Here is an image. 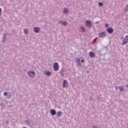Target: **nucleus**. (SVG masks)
Instances as JSON below:
<instances>
[{"mask_svg":"<svg viewBox=\"0 0 128 128\" xmlns=\"http://www.w3.org/2000/svg\"><path fill=\"white\" fill-rule=\"evenodd\" d=\"M126 88H128V84H126Z\"/></svg>","mask_w":128,"mask_h":128,"instance_id":"obj_32","label":"nucleus"},{"mask_svg":"<svg viewBox=\"0 0 128 128\" xmlns=\"http://www.w3.org/2000/svg\"><path fill=\"white\" fill-rule=\"evenodd\" d=\"M1 106H4V104H1Z\"/></svg>","mask_w":128,"mask_h":128,"instance_id":"obj_36","label":"nucleus"},{"mask_svg":"<svg viewBox=\"0 0 128 128\" xmlns=\"http://www.w3.org/2000/svg\"><path fill=\"white\" fill-rule=\"evenodd\" d=\"M85 26L87 28H92V21L86 20Z\"/></svg>","mask_w":128,"mask_h":128,"instance_id":"obj_3","label":"nucleus"},{"mask_svg":"<svg viewBox=\"0 0 128 128\" xmlns=\"http://www.w3.org/2000/svg\"><path fill=\"white\" fill-rule=\"evenodd\" d=\"M60 24H63L64 26H66V24H68V23L66 22H62L60 20L59 21Z\"/></svg>","mask_w":128,"mask_h":128,"instance_id":"obj_13","label":"nucleus"},{"mask_svg":"<svg viewBox=\"0 0 128 128\" xmlns=\"http://www.w3.org/2000/svg\"><path fill=\"white\" fill-rule=\"evenodd\" d=\"M40 30V28H38V27H35L34 28V32H36V34H38Z\"/></svg>","mask_w":128,"mask_h":128,"instance_id":"obj_7","label":"nucleus"},{"mask_svg":"<svg viewBox=\"0 0 128 128\" xmlns=\"http://www.w3.org/2000/svg\"><path fill=\"white\" fill-rule=\"evenodd\" d=\"M108 23H106V24H105V26H106V28H108Z\"/></svg>","mask_w":128,"mask_h":128,"instance_id":"obj_25","label":"nucleus"},{"mask_svg":"<svg viewBox=\"0 0 128 128\" xmlns=\"http://www.w3.org/2000/svg\"><path fill=\"white\" fill-rule=\"evenodd\" d=\"M2 16V8H0V16Z\"/></svg>","mask_w":128,"mask_h":128,"instance_id":"obj_28","label":"nucleus"},{"mask_svg":"<svg viewBox=\"0 0 128 128\" xmlns=\"http://www.w3.org/2000/svg\"><path fill=\"white\" fill-rule=\"evenodd\" d=\"M28 74L31 78H36V72L34 70H29L28 72Z\"/></svg>","mask_w":128,"mask_h":128,"instance_id":"obj_1","label":"nucleus"},{"mask_svg":"<svg viewBox=\"0 0 128 128\" xmlns=\"http://www.w3.org/2000/svg\"><path fill=\"white\" fill-rule=\"evenodd\" d=\"M89 55L90 58H94L96 56V54L94 52H90Z\"/></svg>","mask_w":128,"mask_h":128,"instance_id":"obj_10","label":"nucleus"},{"mask_svg":"<svg viewBox=\"0 0 128 128\" xmlns=\"http://www.w3.org/2000/svg\"><path fill=\"white\" fill-rule=\"evenodd\" d=\"M81 62V64H82V62Z\"/></svg>","mask_w":128,"mask_h":128,"instance_id":"obj_37","label":"nucleus"},{"mask_svg":"<svg viewBox=\"0 0 128 128\" xmlns=\"http://www.w3.org/2000/svg\"><path fill=\"white\" fill-rule=\"evenodd\" d=\"M4 96H8V92H5L4 93Z\"/></svg>","mask_w":128,"mask_h":128,"instance_id":"obj_27","label":"nucleus"},{"mask_svg":"<svg viewBox=\"0 0 128 128\" xmlns=\"http://www.w3.org/2000/svg\"><path fill=\"white\" fill-rule=\"evenodd\" d=\"M98 38H95V39L94 40H98Z\"/></svg>","mask_w":128,"mask_h":128,"instance_id":"obj_31","label":"nucleus"},{"mask_svg":"<svg viewBox=\"0 0 128 128\" xmlns=\"http://www.w3.org/2000/svg\"><path fill=\"white\" fill-rule=\"evenodd\" d=\"M119 90H120V92H124L125 88H124V86H119Z\"/></svg>","mask_w":128,"mask_h":128,"instance_id":"obj_11","label":"nucleus"},{"mask_svg":"<svg viewBox=\"0 0 128 128\" xmlns=\"http://www.w3.org/2000/svg\"><path fill=\"white\" fill-rule=\"evenodd\" d=\"M62 74V76H64V74L62 73V74Z\"/></svg>","mask_w":128,"mask_h":128,"instance_id":"obj_33","label":"nucleus"},{"mask_svg":"<svg viewBox=\"0 0 128 128\" xmlns=\"http://www.w3.org/2000/svg\"><path fill=\"white\" fill-rule=\"evenodd\" d=\"M4 38H6V33H4Z\"/></svg>","mask_w":128,"mask_h":128,"instance_id":"obj_29","label":"nucleus"},{"mask_svg":"<svg viewBox=\"0 0 128 128\" xmlns=\"http://www.w3.org/2000/svg\"><path fill=\"white\" fill-rule=\"evenodd\" d=\"M46 74V76H50L51 73L50 72L48 71L47 72H45Z\"/></svg>","mask_w":128,"mask_h":128,"instance_id":"obj_17","label":"nucleus"},{"mask_svg":"<svg viewBox=\"0 0 128 128\" xmlns=\"http://www.w3.org/2000/svg\"><path fill=\"white\" fill-rule=\"evenodd\" d=\"M7 124H8L10 122L8 121H7Z\"/></svg>","mask_w":128,"mask_h":128,"instance_id":"obj_35","label":"nucleus"},{"mask_svg":"<svg viewBox=\"0 0 128 128\" xmlns=\"http://www.w3.org/2000/svg\"><path fill=\"white\" fill-rule=\"evenodd\" d=\"M128 4L126 6V8L124 9L125 12H128Z\"/></svg>","mask_w":128,"mask_h":128,"instance_id":"obj_21","label":"nucleus"},{"mask_svg":"<svg viewBox=\"0 0 128 128\" xmlns=\"http://www.w3.org/2000/svg\"><path fill=\"white\" fill-rule=\"evenodd\" d=\"M8 98H12V94H10L8 95Z\"/></svg>","mask_w":128,"mask_h":128,"instance_id":"obj_26","label":"nucleus"},{"mask_svg":"<svg viewBox=\"0 0 128 128\" xmlns=\"http://www.w3.org/2000/svg\"><path fill=\"white\" fill-rule=\"evenodd\" d=\"M64 12L65 14H68V10L64 9Z\"/></svg>","mask_w":128,"mask_h":128,"instance_id":"obj_22","label":"nucleus"},{"mask_svg":"<svg viewBox=\"0 0 128 128\" xmlns=\"http://www.w3.org/2000/svg\"><path fill=\"white\" fill-rule=\"evenodd\" d=\"M68 80H64L63 81V84H62L63 88H66V86H68Z\"/></svg>","mask_w":128,"mask_h":128,"instance_id":"obj_6","label":"nucleus"},{"mask_svg":"<svg viewBox=\"0 0 128 128\" xmlns=\"http://www.w3.org/2000/svg\"><path fill=\"white\" fill-rule=\"evenodd\" d=\"M53 66H54V70H55V72L58 70V68H60V66H58V62H54L53 64Z\"/></svg>","mask_w":128,"mask_h":128,"instance_id":"obj_2","label":"nucleus"},{"mask_svg":"<svg viewBox=\"0 0 128 128\" xmlns=\"http://www.w3.org/2000/svg\"><path fill=\"white\" fill-rule=\"evenodd\" d=\"M24 34H28V30H26V29L24 30Z\"/></svg>","mask_w":128,"mask_h":128,"instance_id":"obj_20","label":"nucleus"},{"mask_svg":"<svg viewBox=\"0 0 128 128\" xmlns=\"http://www.w3.org/2000/svg\"><path fill=\"white\" fill-rule=\"evenodd\" d=\"M50 114L52 116H56V111L54 109H51L50 110Z\"/></svg>","mask_w":128,"mask_h":128,"instance_id":"obj_5","label":"nucleus"},{"mask_svg":"<svg viewBox=\"0 0 128 128\" xmlns=\"http://www.w3.org/2000/svg\"><path fill=\"white\" fill-rule=\"evenodd\" d=\"M98 6H104V3L102 2H100L98 3Z\"/></svg>","mask_w":128,"mask_h":128,"instance_id":"obj_18","label":"nucleus"},{"mask_svg":"<svg viewBox=\"0 0 128 128\" xmlns=\"http://www.w3.org/2000/svg\"><path fill=\"white\" fill-rule=\"evenodd\" d=\"M115 88H116V90H118V86H116Z\"/></svg>","mask_w":128,"mask_h":128,"instance_id":"obj_30","label":"nucleus"},{"mask_svg":"<svg viewBox=\"0 0 128 128\" xmlns=\"http://www.w3.org/2000/svg\"><path fill=\"white\" fill-rule=\"evenodd\" d=\"M62 72H64V69H62L60 71V74H62Z\"/></svg>","mask_w":128,"mask_h":128,"instance_id":"obj_23","label":"nucleus"},{"mask_svg":"<svg viewBox=\"0 0 128 128\" xmlns=\"http://www.w3.org/2000/svg\"><path fill=\"white\" fill-rule=\"evenodd\" d=\"M98 54L99 56H102L104 54V50H100V51L98 52Z\"/></svg>","mask_w":128,"mask_h":128,"instance_id":"obj_12","label":"nucleus"},{"mask_svg":"<svg viewBox=\"0 0 128 128\" xmlns=\"http://www.w3.org/2000/svg\"><path fill=\"white\" fill-rule=\"evenodd\" d=\"M107 32L108 34H112V32H114V29L112 28H108L107 29Z\"/></svg>","mask_w":128,"mask_h":128,"instance_id":"obj_8","label":"nucleus"},{"mask_svg":"<svg viewBox=\"0 0 128 128\" xmlns=\"http://www.w3.org/2000/svg\"><path fill=\"white\" fill-rule=\"evenodd\" d=\"M76 60L77 62V66H82V62H84V60H80V59H76Z\"/></svg>","mask_w":128,"mask_h":128,"instance_id":"obj_4","label":"nucleus"},{"mask_svg":"<svg viewBox=\"0 0 128 128\" xmlns=\"http://www.w3.org/2000/svg\"><path fill=\"white\" fill-rule=\"evenodd\" d=\"M62 116V112H58L56 114V116Z\"/></svg>","mask_w":128,"mask_h":128,"instance_id":"obj_15","label":"nucleus"},{"mask_svg":"<svg viewBox=\"0 0 128 128\" xmlns=\"http://www.w3.org/2000/svg\"><path fill=\"white\" fill-rule=\"evenodd\" d=\"M80 30L83 32H86V28L84 27H82Z\"/></svg>","mask_w":128,"mask_h":128,"instance_id":"obj_16","label":"nucleus"},{"mask_svg":"<svg viewBox=\"0 0 128 128\" xmlns=\"http://www.w3.org/2000/svg\"><path fill=\"white\" fill-rule=\"evenodd\" d=\"M124 40H126V42H128V35L125 36Z\"/></svg>","mask_w":128,"mask_h":128,"instance_id":"obj_19","label":"nucleus"},{"mask_svg":"<svg viewBox=\"0 0 128 128\" xmlns=\"http://www.w3.org/2000/svg\"><path fill=\"white\" fill-rule=\"evenodd\" d=\"M128 44V42H126L124 39L122 40V46H124V44Z\"/></svg>","mask_w":128,"mask_h":128,"instance_id":"obj_14","label":"nucleus"},{"mask_svg":"<svg viewBox=\"0 0 128 128\" xmlns=\"http://www.w3.org/2000/svg\"><path fill=\"white\" fill-rule=\"evenodd\" d=\"M90 100H92V98H90Z\"/></svg>","mask_w":128,"mask_h":128,"instance_id":"obj_34","label":"nucleus"},{"mask_svg":"<svg viewBox=\"0 0 128 128\" xmlns=\"http://www.w3.org/2000/svg\"><path fill=\"white\" fill-rule=\"evenodd\" d=\"M2 42H6V38L3 37Z\"/></svg>","mask_w":128,"mask_h":128,"instance_id":"obj_24","label":"nucleus"},{"mask_svg":"<svg viewBox=\"0 0 128 128\" xmlns=\"http://www.w3.org/2000/svg\"><path fill=\"white\" fill-rule=\"evenodd\" d=\"M105 36H106L105 32H103L99 34V37L101 38H104Z\"/></svg>","mask_w":128,"mask_h":128,"instance_id":"obj_9","label":"nucleus"}]
</instances>
